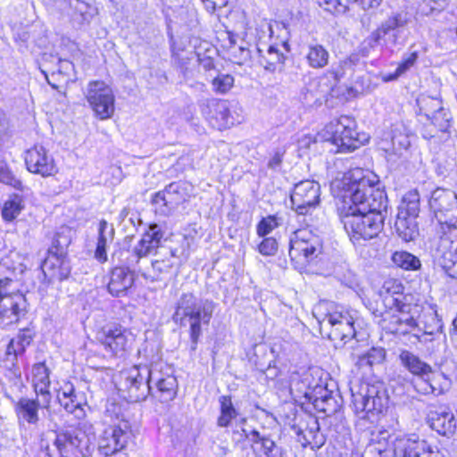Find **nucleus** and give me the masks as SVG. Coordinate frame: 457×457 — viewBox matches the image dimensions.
<instances>
[{"label":"nucleus","instance_id":"nucleus-1","mask_svg":"<svg viewBox=\"0 0 457 457\" xmlns=\"http://www.w3.org/2000/svg\"><path fill=\"white\" fill-rule=\"evenodd\" d=\"M366 176L361 169L345 173L340 182L342 222L354 245L378 236L387 212L386 193L377 187L375 176Z\"/></svg>","mask_w":457,"mask_h":457},{"label":"nucleus","instance_id":"nucleus-2","mask_svg":"<svg viewBox=\"0 0 457 457\" xmlns=\"http://www.w3.org/2000/svg\"><path fill=\"white\" fill-rule=\"evenodd\" d=\"M163 237L164 231L162 226L151 223L133 249L122 250L118 253L119 257L129 269L137 271V274L145 280L160 281L163 275L171 271L174 263L170 258L149 262L148 256L156 253Z\"/></svg>","mask_w":457,"mask_h":457},{"label":"nucleus","instance_id":"nucleus-3","mask_svg":"<svg viewBox=\"0 0 457 457\" xmlns=\"http://www.w3.org/2000/svg\"><path fill=\"white\" fill-rule=\"evenodd\" d=\"M215 303L198 299L193 293H183L176 303L172 320L182 327L189 325L190 351L195 352L202 336L201 323L209 325Z\"/></svg>","mask_w":457,"mask_h":457},{"label":"nucleus","instance_id":"nucleus-4","mask_svg":"<svg viewBox=\"0 0 457 457\" xmlns=\"http://www.w3.org/2000/svg\"><path fill=\"white\" fill-rule=\"evenodd\" d=\"M95 437L79 427H69L55 432L54 449L45 448L48 457H89L95 449Z\"/></svg>","mask_w":457,"mask_h":457},{"label":"nucleus","instance_id":"nucleus-5","mask_svg":"<svg viewBox=\"0 0 457 457\" xmlns=\"http://www.w3.org/2000/svg\"><path fill=\"white\" fill-rule=\"evenodd\" d=\"M386 295L383 297L385 312L378 316L388 315L390 318L388 325H404L409 328H416L418 323L411 313L413 306L407 303V297L403 295V287L396 280H387L383 285Z\"/></svg>","mask_w":457,"mask_h":457},{"label":"nucleus","instance_id":"nucleus-6","mask_svg":"<svg viewBox=\"0 0 457 457\" xmlns=\"http://www.w3.org/2000/svg\"><path fill=\"white\" fill-rule=\"evenodd\" d=\"M352 403L355 413L362 419L369 413H382L389 403L385 384L381 381L361 384L358 390L352 389Z\"/></svg>","mask_w":457,"mask_h":457},{"label":"nucleus","instance_id":"nucleus-7","mask_svg":"<svg viewBox=\"0 0 457 457\" xmlns=\"http://www.w3.org/2000/svg\"><path fill=\"white\" fill-rule=\"evenodd\" d=\"M356 128L357 124L353 117L342 115L327 125V132L331 135V141L340 153H351L369 140L368 136L357 132Z\"/></svg>","mask_w":457,"mask_h":457},{"label":"nucleus","instance_id":"nucleus-8","mask_svg":"<svg viewBox=\"0 0 457 457\" xmlns=\"http://www.w3.org/2000/svg\"><path fill=\"white\" fill-rule=\"evenodd\" d=\"M320 327L337 347L343 346L357 336L354 320L348 312H328L320 321Z\"/></svg>","mask_w":457,"mask_h":457},{"label":"nucleus","instance_id":"nucleus-9","mask_svg":"<svg viewBox=\"0 0 457 457\" xmlns=\"http://www.w3.org/2000/svg\"><path fill=\"white\" fill-rule=\"evenodd\" d=\"M120 390L126 394L129 402L145 401L152 392L150 383V368L147 366H134L120 374Z\"/></svg>","mask_w":457,"mask_h":457},{"label":"nucleus","instance_id":"nucleus-10","mask_svg":"<svg viewBox=\"0 0 457 457\" xmlns=\"http://www.w3.org/2000/svg\"><path fill=\"white\" fill-rule=\"evenodd\" d=\"M456 229V227H453L450 230L442 228L438 231L440 237L433 253L435 262L453 278H457V240L453 237H457Z\"/></svg>","mask_w":457,"mask_h":457},{"label":"nucleus","instance_id":"nucleus-11","mask_svg":"<svg viewBox=\"0 0 457 457\" xmlns=\"http://www.w3.org/2000/svg\"><path fill=\"white\" fill-rule=\"evenodd\" d=\"M321 252V239L308 229H298L290 237L289 256L292 260L310 262Z\"/></svg>","mask_w":457,"mask_h":457},{"label":"nucleus","instance_id":"nucleus-12","mask_svg":"<svg viewBox=\"0 0 457 457\" xmlns=\"http://www.w3.org/2000/svg\"><path fill=\"white\" fill-rule=\"evenodd\" d=\"M87 100L100 120H106L114 113V95L112 88L104 81H90L87 85Z\"/></svg>","mask_w":457,"mask_h":457},{"label":"nucleus","instance_id":"nucleus-13","mask_svg":"<svg viewBox=\"0 0 457 457\" xmlns=\"http://www.w3.org/2000/svg\"><path fill=\"white\" fill-rule=\"evenodd\" d=\"M130 436L131 430L128 422L109 426L99 436V453L105 457L117 453L126 447Z\"/></svg>","mask_w":457,"mask_h":457},{"label":"nucleus","instance_id":"nucleus-14","mask_svg":"<svg viewBox=\"0 0 457 457\" xmlns=\"http://www.w3.org/2000/svg\"><path fill=\"white\" fill-rule=\"evenodd\" d=\"M320 187L313 180L295 184L290 195L292 208L300 215H306L320 204Z\"/></svg>","mask_w":457,"mask_h":457},{"label":"nucleus","instance_id":"nucleus-15","mask_svg":"<svg viewBox=\"0 0 457 457\" xmlns=\"http://www.w3.org/2000/svg\"><path fill=\"white\" fill-rule=\"evenodd\" d=\"M123 249H119L112 254V261H117L118 266L114 267L110 272V280L107 285L108 292L115 297H120L127 295L129 289L132 287L135 282V276L137 271L129 269L126 263L119 257V253Z\"/></svg>","mask_w":457,"mask_h":457},{"label":"nucleus","instance_id":"nucleus-16","mask_svg":"<svg viewBox=\"0 0 457 457\" xmlns=\"http://www.w3.org/2000/svg\"><path fill=\"white\" fill-rule=\"evenodd\" d=\"M304 395L306 401L312 403L317 411L323 412L327 416L336 414L341 408L342 399L338 394H334L318 383L313 387H308Z\"/></svg>","mask_w":457,"mask_h":457},{"label":"nucleus","instance_id":"nucleus-17","mask_svg":"<svg viewBox=\"0 0 457 457\" xmlns=\"http://www.w3.org/2000/svg\"><path fill=\"white\" fill-rule=\"evenodd\" d=\"M25 163L29 172L42 177L54 176L58 171L54 157L40 145H35L27 150Z\"/></svg>","mask_w":457,"mask_h":457},{"label":"nucleus","instance_id":"nucleus-18","mask_svg":"<svg viewBox=\"0 0 457 457\" xmlns=\"http://www.w3.org/2000/svg\"><path fill=\"white\" fill-rule=\"evenodd\" d=\"M97 339L113 354L122 355L132 341V334L120 325H106L98 332Z\"/></svg>","mask_w":457,"mask_h":457},{"label":"nucleus","instance_id":"nucleus-19","mask_svg":"<svg viewBox=\"0 0 457 457\" xmlns=\"http://www.w3.org/2000/svg\"><path fill=\"white\" fill-rule=\"evenodd\" d=\"M413 389L420 395H440L449 387L450 382L446 376L440 371L430 368V371L423 374H417L411 379Z\"/></svg>","mask_w":457,"mask_h":457},{"label":"nucleus","instance_id":"nucleus-20","mask_svg":"<svg viewBox=\"0 0 457 457\" xmlns=\"http://www.w3.org/2000/svg\"><path fill=\"white\" fill-rule=\"evenodd\" d=\"M187 197L186 184L171 182L162 191L154 194L152 204L156 205V212L167 215L171 209L183 203Z\"/></svg>","mask_w":457,"mask_h":457},{"label":"nucleus","instance_id":"nucleus-21","mask_svg":"<svg viewBox=\"0 0 457 457\" xmlns=\"http://www.w3.org/2000/svg\"><path fill=\"white\" fill-rule=\"evenodd\" d=\"M36 399L28 397L20 398L14 404V411L20 423H28L29 425H37L39 421L38 410H48L52 396L47 395H36Z\"/></svg>","mask_w":457,"mask_h":457},{"label":"nucleus","instance_id":"nucleus-22","mask_svg":"<svg viewBox=\"0 0 457 457\" xmlns=\"http://www.w3.org/2000/svg\"><path fill=\"white\" fill-rule=\"evenodd\" d=\"M150 383L155 385V389L152 387L150 395L161 403H169L177 395L178 382L177 378L167 374L164 376L158 365L150 367Z\"/></svg>","mask_w":457,"mask_h":457},{"label":"nucleus","instance_id":"nucleus-23","mask_svg":"<svg viewBox=\"0 0 457 457\" xmlns=\"http://www.w3.org/2000/svg\"><path fill=\"white\" fill-rule=\"evenodd\" d=\"M27 300L24 295L17 293L0 301V324L3 327L16 323L27 313Z\"/></svg>","mask_w":457,"mask_h":457},{"label":"nucleus","instance_id":"nucleus-24","mask_svg":"<svg viewBox=\"0 0 457 457\" xmlns=\"http://www.w3.org/2000/svg\"><path fill=\"white\" fill-rule=\"evenodd\" d=\"M388 452L393 457H430L432 451L425 440L395 437Z\"/></svg>","mask_w":457,"mask_h":457},{"label":"nucleus","instance_id":"nucleus-25","mask_svg":"<svg viewBox=\"0 0 457 457\" xmlns=\"http://www.w3.org/2000/svg\"><path fill=\"white\" fill-rule=\"evenodd\" d=\"M409 21L410 18L407 12H394L371 33L370 39L375 44H378L382 37L393 33L394 43H396L397 34L400 33L401 29L404 28Z\"/></svg>","mask_w":457,"mask_h":457},{"label":"nucleus","instance_id":"nucleus-26","mask_svg":"<svg viewBox=\"0 0 457 457\" xmlns=\"http://www.w3.org/2000/svg\"><path fill=\"white\" fill-rule=\"evenodd\" d=\"M427 422L433 430L447 437L453 436L457 430L455 417L446 408L440 407L436 411H430Z\"/></svg>","mask_w":457,"mask_h":457},{"label":"nucleus","instance_id":"nucleus-27","mask_svg":"<svg viewBox=\"0 0 457 457\" xmlns=\"http://www.w3.org/2000/svg\"><path fill=\"white\" fill-rule=\"evenodd\" d=\"M71 270L67 256H59L55 253H48L42 263V270L45 276H49L50 279L62 281L70 276Z\"/></svg>","mask_w":457,"mask_h":457},{"label":"nucleus","instance_id":"nucleus-28","mask_svg":"<svg viewBox=\"0 0 457 457\" xmlns=\"http://www.w3.org/2000/svg\"><path fill=\"white\" fill-rule=\"evenodd\" d=\"M199 106L202 112L207 114L211 119L217 120L219 127H226L229 123V109L224 100L203 99L199 101Z\"/></svg>","mask_w":457,"mask_h":457},{"label":"nucleus","instance_id":"nucleus-29","mask_svg":"<svg viewBox=\"0 0 457 457\" xmlns=\"http://www.w3.org/2000/svg\"><path fill=\"white\" fill-rule=\"evenodd\" d=\"M114 228L105 220H102L98 225V237L96 248L95 250V258L100 262H107V245L113 240Z\"/></svg>","mask_w":457,"mask_h":457},{"label":"nucleus","instance_id":"nucleus-30","mask_svg":"<svg viewBox=\"0 0 457 457\" xmlns=\"http://www.w3.org/2000/svg\"><path fill=\"white\" fill-rule=\"evenodd\" d=\"M329 58V52L323 45L320 43L307 45L304 59L310 68L321 70L328 66Z\"/></svg>","mask_w":457,"mask_h":457},{"label":"nucleus","instance_id":"nucleus-31","mask_svg":"<svg viewBox=\"0 0 457 457\" xmlns=\"http://www.w3.org/2000/svg\"><path fill=\"white\" fill-rule=\"evenodd\" d=\"M395 228L398 237L404 242L414 241L420 235L416 217L396 215Z\"/></svg>","mask_w":457,"mask_h":457},{"label":"nucleus","instance_id":"nucleus-32","mask_svg":"<svg viewBox=\"0 0 457 457\" xmlns=\"http://www.w3.org/2000/svg\"><path fill=\"white\" fill-rule=\"evenodd\" d=\"M253 443L261 445V452L265 457H285L287 450L277 442H275L270 436L262 435L259 431L253 429L252 432Z\"/></svg>","mask_w":457,"mask_h":457},{"label":"nucleus","instance_id":"nucleus-33","mask_svg":"<svg viewBox=\"0 0 457 457\" xmlns=\"http://www.w3.org/2000/svg\"><path fill=\"white\" fill-rule=\"evenodd\" d=\"M399 361L401 365L412 376L420 373L424 375L427 371H430L431 365L409 350H401Z\"/></svg>","mask_w":457,"mask_h":457},{"label":"nucleus","instance_id":"nucleus-34","mask_svg":"<svg viewBox=\"0 0 457 457\" xmlns=\"http://www.w3.org/2000/svg\"><path fill=\"white\" fill-rule=\"evenodd\" d=\"M50 370L46 366L45 362H38L33 365L32 368V384L36 395H47L52 396L49 391L50 387Z\"/></svg>","mask_w":457,"mask_h":457},{"label":"nucleus","instance_id":"nucleus-35","mask_svg":"<svg viewBox=\"0 0 457 457\" xmlns=\"http://www.w3.org/2000/svg\"><path fill=\"white\" fill-rule=\"evenodd\" d=\"M420 194L416 189L405 193L398 205L397 216L418 218L420 212Z\"/></svg>","mask_w":457,"mask_h":457},{"label":"nucleus","instance_id":"nucleus-36","mask_svg":"<svg viewBox=\"0 0 457 457\" xmlns=\"http://www.w3.org/2000/svg\"><path fill=\"white\" fill-rule=\"evenodd\" d=\"M57 398L67 412L75 413L77 410H81V402L79 401L74 386L71 382H65L62 386L58 391Z\"/></svg>","mask_w":457,"mask_h":457},{"label":"nucleus","instance_id":"nucleus-37","mask_svg":"<svg viewBox=\"0 0 457 457\" xmlns=\"http://www.w3.org/2000/svg\"><path fill=\"white\" fill-rule=\"evenodd\" d=\"M220 416L217 420V425L220 428L228 427L233 420L239 415V411L235 408L230 395H221L219 398Z\"/></svg>","mask_w":457,"mask_h":457},{"label":"nucleus","instance_id":"nucleus-38","mask_svg":"<svg viewBox=\"0 0 457 457\" xmlns=\"http://www.w3.org/2000/svg\"><path fill=\"white\" fill-rule=\"evenodd\" d=\"M259 62L265 70L274 71L278 64L284 62L285 55L276 46H270L266 51L257 48Z\"/></svg>","mask_w":457,"mask_h":457},{"label":"nucleus","instance_id":"nucleus-39","mask_svg":"<svg viewBox=\"0 0 457 457\" xmlns=\"http://www.w3.org/2000/svg\"><path fill=\"white\" fill-rule=\"evenodd\" d=\"M391 261L397 268L404 270L416 271L421 268L420 259L407 251H395L391 256Z\"/></svg>","mask_w":457,"mask_h":457},{"label":"nucleus","instance_id":"nucleus-40","mask_svg":"<svg viewBox=\"0 0 457 457\" xmlns=\"http://www.w3.org/2000/svg\"><path fill=\"white\" fill-rule=\"evenodd\" d=\"M416 103L420 113L424 115L428 120L431 119V116H434L437 112L442 113L443 104L442 100L438 97L420 95L417 98Z\"/></svg>","mask_w":457,"mask_h":457},{"label":"nucleus","instance_id":"nucleus-41","mask_svg":"<svg viewBox=\"0 0 457 457\" xmlns=\"http://www.w3.org/2000/svg\"><path fill=\"white\" fill-rule=\"evenodd\" d=\"M385 358L386 351L384 348L371 347L358 357L356 366L360 369H371L374 365L382 363Z\"/></svg>","mask_w":457,"mask_h":457},{"label":"nucleus","instance_id":"nucleus-42","mask_svg":"<svg viewBox=\"0 0 457 457\" xmlns=\"http://www.w3.org/2000/svg\"><path fill=\"white\" fill-rule=\"evenodd\" d=\"M23 208V197L18 194L11 195L2 207L3 219L6 221H12Z\"/></svg>","mask_w":457,"mask_h":457},{"label":"nucleus","instance_id":"nucleus-43","mask_svg":"<svg viewBox=\"0 0 457 457\" xmlns=\"http://www.w3.org/2000/svg\"><path fill=\"white\" fill-rule=\"evenodd\" d=\"M358 60L356 55H351L333 63L327 71H328L329 77L342 79L345 76L346 71L353 69Z\"/></svg>","mask_w":457,"mask_h":457},{"label":"nucleus","instance_id":"nucleus-44","mask_svg":"<svg viewBox=\"0 0 457 457\" xmlns=\"http://www.w3.org/2000/svg\"><path fill=\"white\" fill-rule=\"evenodd\" d=\"M341 79H339L329 77L328 71L324 72L319 78L320 92L331 97L337 96L338 95L337 87Z\"/></svg>","mask_w":457,"mask_h":457},{"label":"nucleus","instance_id":"nucleus-45","mask_svg":"<svg viewBox=\"0 0 457 457\" xmlns=\"http://www.w3.org/2000/svg\"><path fill=\"white\" fill-rule=\"evenodd\" d=\"M71 242V240L69 236L65 235L63 232H58L53 238L48 253H55V254H59V256H67V249Z\"/></svg>","mask_w":457,"mask_h":457},{"label":"nucleus","instance_id":"nucleus-46","mask_svg":"<svg viewBox=\"0 0 457 457\" xmlns=\"http://www.w3.org/2000/svg\"><path fill=\"white\" fill-rule=\"evenodd\" d=\"M213 90L219 94H226L234 85V78L229 74L219 73L212 81Z\"/></svg>","mask_w":457,"mask_h":457},{"label":"nucleus","instance_id":"nucleus-47","mask_svg":"<svg viewBox=\"0 0 457 457\" xmlns=\"http://www.w3.org/2000/svg\"><path fill=\"white\" fill-rule=\"evenodd\" d=\"M35 337V331L30 328L20 329L16 337L12 338L19 345V352L25 353L26 348L31 344Z\"/></svg>","mask_w":457,"mask_h":457},{"label":"nucleus","instance_id":"nucleus-48","mask_svg":"<svg viewBox=\"0 0 457 457\" xmlns=\"http://www.w3.org/2000/svg\"><path fill=\"white\" fill-rule=\"evenodd\" d=\"M418 52H411L410 54H405L403 57L402 62L397 66L395 73L390 77L391 79H397L399 76L406 72L408 70H410L411 67L414 65L418 59Z\"/></svg>","mask_w":457,"mask_h":457},{"label":"nucleus","instance_id":"nucleus-49","mask_svg":"<svg viewBox=\"0 0 457 457\" xmlns=\"http://www.w3.org/2000/svg\"><path fill=\"white\" fill-rule=\"evenodd\" d=\"M278 245L274 237H265L258 245V251L264 256H273L277 253Z\"/></svg>","mask_w":457,"mask_h":457},{"label":"nucleus","instance_id":"nucleus-50","mask_svg":"<svg viewBox=\"0 0 457 457\" xmlns=\"http://www.w3.org/2000/svg\"><path fill=\"white\" fill-rule=\"evenodd\" d=\"M429 120L443 132L446 131L450 127L449 113L444 107L442 108V113L437 112L434 116H431Z\"/></svg>","mask_w":457,"mask_h":457},{"label":"nucleus","instance_id":"nucleus-51","mask_svg":"<svg viewBox=\"0 0 457 457\" xmlns=\"http://www.w3.org/2000/svg\"><path fill=\"white\" fill-rule=\"evenodd\" d=\"M277 226L278 223L274 216L263 218L257 225V234L259 237H263L270 234Z\"/></svg>","mask_w":457,"mask_h":457},{"label":"nucleus","instance_id":"nucleus-52","mask_svg":"<svg viewBox=\"0 0 457 457\" xmlns=\"http://www.w3.org/2000/svg\"><path fill=\"white\" fill-rule=\"evenodd\" d=\"M69 5L76 12L79 13L83 20H87L88 17H91L90 13L91 6L81 0H68Z\"/></svg>","mask_w":457,"mask_h":457},{"label":"nucleus","instance_id":"nucleus-53","mask_svg":"<svg viewBox=\"0 0 457 457\" xmlns=\"http://www.w3.org/2000/svg\"><path fill=\"white\" fill-rule=\"evenodd\" d=\"M12 283L13 278L11 277H5L0 279V301H2L4 297H9L11 295L19 293L18 291L14 292L11 290Z\"/></svg>","mask_w":457,"mask_h":457},{"label":"nucleus","instance_id":"nucleus-54","mask_svg":"<svg viewBox=\"0 0 457 457\" xmlns=\"http://www.w3.org/2000/svg\"><path fill=\"white\" fill-rule=\"evenodd\" d=\"M392 145L395 152H400L401 150H407L411 143L408 137L400 135L392 137Z\"/></svg>","mask_w":457,"mask_h":457},{"label":"nucleus","instance_id":"nucleus-55","mask_svg":"<svg viewBox=\"0 0 457 457\" xmlns=\"http://www.w3.org/2000/svg\"><path fill=\"white\" fill-rule=\"evenodd\" d=\"M371 436V441L378 445H382L383 442L387 444V441L391 437V434L386 429H378L377 433L373 432Z\"/></svg>","mask_w":457,"mask_h":457},{"label":"nucleus","instance_id":"nucleus-56","mask_svg":"<svg viewBox=\"0 0 457 457\" xmlns=\"http://www.w3.org/2000/svg\"><path fill=\"white\" fill-rule=\"evenodd\" d=\"M308 387H312L310 384V376L309 375L305 376L301 380H299L294 384V390L298 392L299 395H302L305 399H306V395H304V391Z\"/></svg>","mask_w":457,"mask_h":457},{"label":"nucleus","instance_id":"nucleus-57","mask_svg":"<svg viewBox=\"0 0 457 457\" xmlns=\"http://www.w3.org/2000/svg\"><path fill=\"white\" fill-rule=\"evenodd\" d=\"M284 153V151L280 150L276 151L274 155L270 159L268 167L271 170L278 169L282 163Z\"/></svg>","mask_w":457,"mask_h":457},{"label":"nucleus","instance_id":"nucleus-58","mask_svg":"<svg viewBox=\"0 0 457 457\" xmlns=\"http://www.w3.org/2000/svg\"><path fill=\"white\" fill-rule=\"evenodd\" d=\"M381 1L382 0H356L352 1V3H359L363 10L372 11L381 4Z\"/></svg>","mask_w":457,"mask_h":457},{"label":"nucleus","instance_id":"nucleus-59","mask_svg":"<svg viewBox=\"0 0 457 457\" xmlns=\"http://www.w3.org/2000/svg\"><path fill=\"white\" fill-rule=\"evenodd\" d=\"M209 12H214L217 7L226 6L228 0H201Z\"/></svg>","mask_w":457,"mask_h":457},{"label":"nucleus","instance_id":"nucleus-60","mask_svg":"<svg viewBox=\"0 0 457 457\" xmlns=\"http://www.w3.org/2000/svg\"><path fill=\"white\" fill-rule=\"evenodd\" d=\"M19 345L14 342L13 339H11L7 345L6 355L12 356V361L17 360V357L22 355L24 353H20Z\"/></svg>","mask_w":457,"mask_h":457},{"label":"nucleus","instance_id":"nucleus-61","mask_svg":"<svg viewBox=\"0 0 457 457\" xmlns=\"http://www.w3.org/2000/svg\"><path fill=\"white\" fill-rule=\"evenodd\" d=\"M386 328L393 334L407 335L415 328H409L404 325H388Z\"/></svg>","mask_w":457,"mask_h":457},{"label":"nucleus","instance_id":"nucleus-62","mask_svg":"<svg viewBox=\"0 0 457 457\" xmlns=\"http://www.w3.org/2000/svg\"><path fill=\"white\" fill-rule=\"evenodd\" d=\"M253 429L252 430H247L244 428H241V430H234L233 431V434L235 436H237V441H240V440H243V439H249L250 441L253 442V435H252V432H253Z\"/></svg>","mask_w":457,"mask_h":457},{"label":"nucleus","instance_id":"nucleus-63","mask_svg":"<svg viewBox=\"0 0 457 457\" xmlns=\"http://www.w3.org/2000/svg\"><path fill=\"white\" fill-rule=\"evenodd\" d=\"M58 72L62 74H68L71 70L73 69V63L68 60L59 59Z\"/></svg>","mask_w":457,"mask_h":457},{"label":"nucleus","instance_id":"nucleus-64","mask_svg":"<svg viewBox=\"0 0 457 457\" xmlns=\"http://www.w3.org/2000/svg\"><path fill=\"white\" fill-rule=\"evenodd\" d=\"M450 224L455 225L454 227H456V230H457V217H452L449 220H446L443 223L442 228H447L448 230L452 229L453 228V226H450ZM453 237L455 238V240H457V236Z\"/></svg>","mask_w":457,"mask_h":457}]
</instances>
